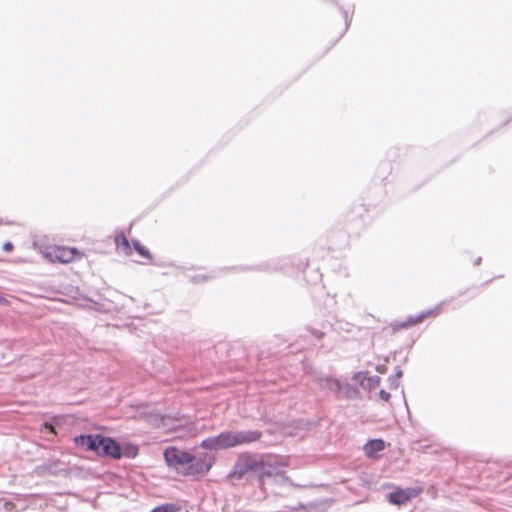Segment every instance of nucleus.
Returning <instances> with one entry per match:
<instances>
[{
    "label": "nucleus",
    "instance_id": "nucleus-4",
    "mask_svg": "<svg viewBox=\"0 0 512 512\" xmlns=\"http://www.w3.org/2000/svg\"><path fill=\"white\" fill-rule=\"evenodd\" d=\"M44 256L51 262L67 264L82 259L84 254L76 248L55 245L48 247L44 252Z\"/></svg>",
    "mask_w": 512,
    "mask_h": 512
},
{
    "label": "nucleus",
    "instance_id": "nucleus-2",
    "mask_svg": "<svg viewBox=\"0 0 512 512\" xmlns=\"http://www.w3.org/2000/svg\"><path fill=\"white\" fill-rule=\"evenodd\" d=\"M262 436L260 431H225L217 436L204 439L200 446L207 450H224L243 444L258 441Z\"/></svg>",
    "mask_w": 512,
    "mask_h": 512
},
{
    "label": "nucleus",
    "instance_id": "nucleus-11",
    "mask_svg": "<svg viewBox=\"0 0 512 512\" xmlns=\"http://www.w3.org/2000/svg\"><path fill=\"white\" fill-rule=\"evenodd\" d=\"M133 246H134V249L136 250V252L140 256H142V257H144L146 259H152V255L149 252V250L146 247H144L142 244H140V242L134 241L133 242Z\"/></svg>",
    "mask_w": 512,
    "mask_h": 512
},
{
    "label": "nucleus",
    "instance_id": "nucleus-9",
    "mask_svg": "<svg viewBox=\"0 0 512 512\" xmlns=\"http://www.w3.org/2000/svg\"><path fill=\"white\" fill-rule=\"evenodd\" d=\"M115 244L124 254H131V246L127 237L123 233H119L115 236Z\"/></svg>",
    "mask_w": 512,
    "mask_h": 512
},
{
    "label": "nucleus",
    "instance_id": "nucleus-3",
    "mask_svg": "<svg viewBox=\"0 0 512 512\" xmlns=\"http://www.w3.org/2000/svg\"><path fill=\"white\" fill-rule=\"evenodd\" d=\"M74 443L85 451H94L100 456L119 459L121 457L120 445L111 437L100 434L80 435L74 438Z\"/></svg>",
    "mask_w": 512,
    "mask_h": 512
},
{
    "label": "nucleus",
    "instance_id": "nucleus-6",
    "mask_svg": "<svg viewBox=\"0 0 512 512\" xmlns=\"http://www.w3.org/2000/svg\"><path fill=\"white\" fill-rule=\"evenodd\" d=\"M421 493L420 488H396L389 494V502L395 505H403Z\"/></svg>",
    "mask_w": 512,
    "mask_h": 512
},
{
    "label": "nucleus",
    "instance_id": "nucleus-7",
    "mask_svg": "<svg viewBox=\"0 0 512 512\" xmlns=\"http://www.w3.org/2000/svg\"><path fill=\"white\" fill-rule=\"evenodd\" d=\"M386 447L385 442L382 439L369 440L363 447L364 453L368 458L375 459L377 454L383 451Z\"/></svg>",
    "mask_w": 512,
    "mask_h": 512
},
{
    "label": "nucleus",
    "instance_id": "nucleus-5",
    "mask_svg": "<svg viewBox=\"0 0 512 512\" xmlns=\"http://www.w3.org/2000/svg\"><path fill=\"white\" fill-rule=\"evenodd\" d=\"M441 307L437 306L434 309L424 311L418 315L409 316L404 321H396L390 325L392 332H397L402 329H407L417 324L422 323L427 318H435L440 314Z\"/></svg>",
    "mask_w": 512,
    "mask_h": 512
},
{
    "label": "nucleus",
    "instance_id": "nucleus-10",
    "mask_svg": "<svg viewBox=\"0 0 512 512\" xmlns=\"http://www.w3.org/2000/svg\"><path fill=\"white\" fill-rule=\"evenodd\" d=\"M180 506L172 503H166L155 507L151 512H179Z\"/></svg>",
    "mask_w": 512,
    "mask_h": 512
},
{
    "label": "nucleus",
    "instance_id": "nucleus-13",
    "mask_svg": "<svg viewBox=\"0 0 512 512\" xmlns=\"http://www.w3.org/2000/svg\"><path fill=\"white\" fill-rule=\"evenodd\" d=\"M380 397L385 400V401H388L389 398H390V394L384 390H381L380 391Z\"/></svg>",
    "mask_w": 512,
    "mask_h": 512
},
{
    "label": "nucleus",
    "instance_id": "nucleus-1",
    "mask_svg": "<svg viewBox=\"0 0 512 512\" xmlns=\"http://www.w3.org/2000/svg\"><path fill=\"white\" fill-rule=\"evenodd\" d=\"M163 456L167 466L178 475L195 479L204 477L215 464L214 456L204 454L196 458L193 454L174 446L167 447Z\"/></svg>",
    "mask_w": 512,
    "mask_h": 512
},
{
    "label": "nucleus",
    "instance_id": "nucleus-8",
    "mask_svg": "<svg viewBox=\"0 0 512 512\" xmlns=\"http://www.w3.org/2000/svg\"><path fill=\"white\" fill-rule=\"evenodd\" d=\"M270 466L265 459L259 461H253L247 465V470L258 473L260 476H270L271 472L267 471L266 467Z\"/></svg>",
    "mask_w": 512,
    "mask_h": 512
},
{
    "label": "nucleus",
    "instance_id": "nucleus-12",
    "mask_svg": "<svg viewBox=\"0 0 512 512\" xmlns=\"http://www.w3.org/2000/svg\"><path fill=\"white\" fill-rule=\"evenodd\" d=\"M43 427H44L45 429L49 430V432H50V433H52L53 435H55V434H56V431H55V428H54V426H53V425H51V424H49V423L45 422V423L43 424Z\"/></svg>",
    "mask_w": 512,
    "mask_h": 512
},
{
    "label": "nucleus",
    "instance_id": "nucleus-14",
    "mask_svg": "<svg viewBox=\"0 0 512 512\" xmlns=\"http://www.w3.org/2000/svg\"><path fill=\"white\" fill-rule=\"evenodd\" d=\"M3 249L6 251V252H11L13 250V245L12 243L10 242H6L4 245H3Z\"/></svg>",
    "mask_w": 512,
    "mask_h": 512
}]
</instances>
